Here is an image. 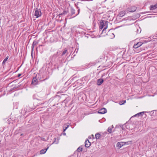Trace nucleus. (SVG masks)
<instances>
[{
	"mask_svg": "<svg viewBox=\"0 0 157 157\" xmlns=\"http://www.w3.org/2000/svg\"><path fill=\"white\" fill-rule=\"evenodd\" d=\"M42 13L40 9L36 8V9L34 15L36 16V18L38 17L41 16Z\"/></svg>",
	"mask_w": 157,
	"mask_h": 157,
	"instance_id": "nucleus-1",
	"label": "nucleus"
},
{
	"mask_svg": "<svg viewBox=\"0 0 157 157\" xmlns=\"http://www.w3.org/2000/svg\"><path fill=\"white\" fill-rule=\"evenodd\" d=\"M106 22H107V28L108 27V21H105V23H104L103 21V20H101L100 22V26L99 27V29L100 30H101L104 27H106V25H105V24H106Z\"/></svg>",
	"mask_w": 157,
	"mask_h": 157,
	"instance_id": "nucleus-2",
	"label": "nucleus"
},
{
	"mask_svg": "<svg viewBox=\"0 0 157 157\" xmlns=\"http://www.w3.org/2000/svg\"><path fill=\"white\" fill-rule=\"evenodd\" d=\"M136 10V8L135 6H131L128 7L127 9V10L128 12H133Z\"/></svg>",
	"mask_w": 157,
	"mask_h": 157,
	"instance_id": "nucleus-3",
	"label": "nucleus"
},
{
	"mask_svg": "<svg viewBox=\"0 0 157 157\" xmlns=\"http://www.w3.org/2000/svg\"><path fill=\"white\" fill-rule=\"evenodd\" d=\"M146 113H149L151 116H155L157 115V110H155L151 111L146 112Z\"/></svg>",
	"mask_w": 157,
	"mask_h": 157,
	"instance_id": "nucleus-4",
	"label": "nucleus"
},
{
	"mask_svg": "<svg viewBox=\"0 0 157 157\" xmlns=\"http://www.w3.org/2000/svg\"><path fill=\"white\" fill-rule=\"evenodd\" d=\"M107 110L105 108H102L99 110L98 113L99 114H103L106 113Z\"/></svg>",
	"mask_w": 157,
	"mask_h": 157,
	"instance_id": "nucleus-5",
	"label": "nucleus"
},
{
	"mask_svg": "<svg viewBox=\"0 0 157 157\" xmlns=\"http://www.w3.org/2000/svg\"><path fill=\"white\" fill-rule=\"evenodd\" d=\"M143 44V43L142 42H139L137 43L136 44H135L134 45L133 48L135 49H136L140 47Z\"/></svg>",
	"mask_w": 157,
	"mask_h": 157,
	"instance_id": "nucleus-6",
	"label": "nucleus"
},
{
	"mask_svg": "<svg viewBox=\"0 0 157 157\" xmlns=\"http://www.w3.org/2000/svg\"><path fill=\"white\" fill-rule=\"evenodd\" d=\"M38 79H37L36 77H34L32 80V84H33L34 85H36L38 84Z\"/></svg>",
	"mask_w": 157,
	"mask_h": 157,
	"instance_id": "nucleus-7",
	"label": "nucleus"
},
{
	"mask_svg": "<svg viewBox=\"0 0 157 157\" xmlns=\"http://www.w3.org/2000/svg\"><path fill=\"white\" fill-rule=\"evenodd\" d=\"M127 11L126 10H123L121 11L118 15V16L121 17H123Z\"/></svg>",
	"mask_w": 157,
	"mask_h": 157,
	"instance_id": "nucleus-8",
	"label": "nucleus"
},
{
	"mask_svg": "<svg viewBox=\"0 0 157 157\" xmlns=\"http://www.w3.org/2000/svg\"><path fill=\"white\" fill-rule=\"evenodd\" d=\"M38 44V42L36 40H34L32 46V50H31V54L33 52L34 50V48L35 45H36Z\"/></svg>",
	"mask_w": 157,
	"mask_h": 157,
	"instance_id": "nucleus-9",
	"label": "nucleus"
},
{
	"mask_svg": "<svg viewBox=\"0 0 157 157\" xmlns=\"http://www.w3.org/2000/svg\"><path fill=\"white\" fill-rule=\"evenodd\" d=\"M85 146L86 147H89L91 145V143L88 139H86L85 141Z\"/></svg>",
	"mask_w": 157,
	"mask_h": 157,
	"instance_id": "nucleus-10",
	"label": "nucleus"
},
{
	"mask_svg": "<svg viewBox=\"0 0 157 157\" xmlns=\"http://www.w3.org/2000/svg\"><path fill=\"white\" fill-rule=\"evenodd\" d=\"M146 112H142L135 114L133 117H137V116H142L145 113H146Z\"/></svg>",
	"mask_w": 157,
	"mask_h": 157,
	"instance_id": "nucleus-11",
	"label": "nucleus"
},
{
	"mask_svg": "<svg viewBox=\"0 0 157 157\" xmlns=\"http://www.w3.org/2000/svg\"><path fill=\"white\" fill-rule=\"evenodd\" d=\"M104 80L103 79H99L97 80V85L98 86L101 85L103 82Z\"/></svg>",
	"mask_w": 157,
	"mask_h": 157,
	"instance_id": "nucleus-12",
	"label": "nucleus"
},
{
	"mask_svg": "<svg viewBox=\"0 0 157 157\" xmlns=\"http://www.w3.org/2000/svg\"><path fill=\"white\" fill-rule=\"evenodd\" d=\"M150 10H155L157 8V3L154 5H151L150 6Z\"/></svg>",
	"mask_w": 157,
	"mask_h": 157,
	"instance_id": "nucleus-13",
	"label": "nucleus"
},
{
	"mask_svg": "<svg viewBox=\"0 0 157 157\" xmlns=\"http://www.w3.org/2000/svg\"><path fill=\"white\" fill-rule=\"evenodd\" d=\"M116 145L117 147L120 148L123 145V144L122 142H118L117 143Z\"/></svg>",
	"mask_w": 157,
	"mask_h": 157,
	"instance_id": "nucleus-14",
	"label": "nucleus"
},
{
	"mask_svg": "<svg viewBox=\"0 0 157 157\" xmlns=\"http://www.w3.org/2000/svg\"><path fill=\"white\" fill-rule=\"evenodd\" d=\"M48 147L46 149H43L40 151V154H44L46 151L47 150L48 148Z\"/></svg>",
	"mask_w": 157,
	"mask_h": 157,
	"instance_id": "nucleus-15",
	"label": "nucleus"
},
{
	"mask_svg": "<svg viewBox=\"0 0 157 157\" xmlns=\"http://www.w3.org/2000/svg\"><path fill=\"white\" fill-rule=\"evenodd\" d=\"M75 10L72 7H71V16L75 14Z\"/></svg>",
	"mask_w": 157,
	"mask_h": 157,
	"instance_id": "nucleus-16",
	"label": "nucleus"
},
{
	"mask_svg": "<svg viewBox=\"0 0 157 157\" xmlns=\"http://www.w3.org/2000/svg\"><path fill=\"white\" fill-rule=\"evenodd\" d=\"M8 58V56H7L4 59V60L2 63V65H3L5 64V63L7 61Z\"/></svg>",
	"mask_w": 157,
	"mask_h": 157,
	"instance_id": "nucleus-17",
	"label": "nucleus"
},
{
	"mask_svg": "<svg viewBox=\"0 0 157 157\" xmlns=\"http://www.w3.org/2000/svg\"><path fill=\"white\" fill-rule=\"evenodd\" d=\"M101 136V135L99 133H97L95 135V137L97 139H100Z\"/></svg>",
	"mask_w": 157,
	"mask_h": 157,
	"instance_id": "nucleus-18",
	"label": "nucleus"
},
{
	"mask_svg": "<svg viewBox=\"0 0 157 157\" xmlns=\"http://www.w3.org/2000/svg\"><path fill=\"white\" fill-rule=\"evenodd\" d=\"M106 23L105 24V25H106V27H104V29H103V30L102 31V33H106V29H107V22H106Z\"/></svg>",
	"mask_w": 157,
	"mask_h": 157,
	"instance_id": "nucleus-19",
	"label": "nucleus"
},
{
	"mask_svg": "<svg viewBox=\"0 0 157 157\" xmlns=\"http://www.w3.org/2000/svg\"><path fill=\"white\" fill-rule=\"evenodd\" d=\"M35 77H36L37 79H38V80H40L41 79V78L39 74H37Z\"/></svg>",
	"mask_w": 157,
	"mask_h": 157,
	"instance_id": "nucleus-20",
	"label": "nucleus"
},
{
	"mask_svg": "<svg viewBox=\"0 0 157 157\" xmlns=\"http://www.w3.org/2000/svg\"><path fill=\"white\" fill-rule=\"evenodd\" d=\"M67 50L66 48H65L64 49V51L63 52L62 54L61 55V56H63L67 52Z\"/></svg>",
	"mask_w": 157,
	"mask_h": 157,
	"instance_id": "nucleus-21",
	"label": "nucleus"
},
{
	"mask_svg": "<svg viewBox=\"0 0 157 157\" xmlns=\"http://www.w3.org/2000/svg\"><path fill=\"white\" fill-rule=\"evenodd\" d=\"M82 151V148H81L80 147H78L77 150V151L78 152Z\"/></svg>",
	"mask_w": 157,
	"mask_h": 157,
	"instance_id": "nucleus-22",
	"label": "nucleus"
},
{
	"mask_svg": "<svg viewBox=\"0 0 157 157\" xmlns=\"http://www.w3.org/2000/svg\"><path fill=\"white\" fill-rule=\"evenodd\" d=\"M108 131L110 133H112L113 132L112 129L109 127L108 128Z\"/></svg>",
	"mask_w": 157,
	"mask_h": 157,
	"instance_id": "nucleus-23",
	"label": "nucleus"
},
{
	"mask_svg": "<svg viewBox=\"0 0 157 157\" xmlns=\"http://www.w3.org/2000/svg\"><path fill=\"white\" fill-rule=\"evenodd\" d=\"M126 102V101H121L119 103L120 105H122L124 104Z\"/></svg>",
	"mask_w": 157,
	"mask_h": 157,
	"instance_id": "nucleus-24",
	"label": "nucleus"
},
{
	"mask_svg": "<svg viewBox=\"0 0 157 157\" xmlns=\"http://www.w3.org/2000/svg\"><path fill=\"white\" fill-rule=\"evenodd\" d=\"M121 127L122 128V129L123 130H125V129L124 124L123 125H122L121 126Z\"/></svg>",
	"mask_w": 157,
	"mask_h": 157,
	"instance_id": "nucleus-25",
	"label": "nucleus"
},
{
	"mask_svg": "<svg viewBox=\"0 0 157 157\" xmlns=\"http://www.w3.org/2000/svg\"><path fill=\"white\" fill-rule=\"evenodd\" d=\"M67 11L66 10H64L63 12L62 13V14H63V15H65L67 14Z\"/></svg>",
	"mask_w": 157,
	"mask_h": 157,
	"instance_id": "nucleus-26",
	"label": "nucleus"
},
{
	"mask_svg": "<svg viewBox=\"0 0 157 157\" xmlns=\"http://www.w3.org/2000/svg\"><path fill=\"white\" fill-rule=\"evenodd\" d=\"M69 126V125H67V126H65L64 127L65 128H63V132H64L66 130V129Z\"/></svg>",
	"mask_w": 157,
	"mask_h": 157,
	"instance_id": "nucleus-27",
	"label": "nucleus"
},
{
	"mask_svg": "<svg viewBox=\"0 0 157 157\" xmlns=\"http://www.w3.org/2000/svg\"><path fill=\"white\" fill-rule=\"evenodd\" d=\"M78 13L75 16L73 17H76V16H77V15H78L79 14V12H80V9H78Z\"/></svg>",
	"mask_w": 157,
	"mask_h": 157,
	"instance_id": "nucleus-28",
	"label": "nucleus"
},
{
	"mask_svg": "<svg viewBox=\"0 0 157 157\" xmlns=\"http://www.w3.org/2000/svg\"><path fill=\"white\" fill-rule=\"evenodd\" d=\"M61 51H59L57 53V55L58 56H59L61 54Z\"/></svg>",
	"mask_w": 157,
	"mask_h": 157,
	"instance_id": "nucleus-29",
	"label": "nucleus"
},
{
	"mask_svg": "<svg viewBox=\"0 0 157 157\" xmlns=\"http://www.w3.org/2000/svg\"><path fill=\"white\" fill-rule=\"evenodd\" d=\"M41 140H42L45 141V139L44 138L41 137Z\"/></svg>",
	"mask_w": 157,
	"mask_h": 157,
	"instance_id": "nucleus-30",
	"label": "nucleus"
},
{
	"mask_svg": "<svg viewBox=\"0 0 157 157\" xmlns=\"http://www.w3.org/2000/svg\"><path fill=\"white\" fill-rule=\"evenodd\" d=\"M21 75V74H19L18 75L17 77H19Z\"/></svg>",
	"mask_w": 157,
	"mask_h": 157,
	"instance_id": "nucleus-31",
	"label": "nucleus"
},
{
	"mask_svg": "<svg viewBox=\"0 0 157 157\" xmlns=\"http://www.w3.org/2000/svg\"><path fill=\"white\" fill-rule=\"evenodd\" d=\"M48 79V78H45V79H44V80H41V81H44L45 80H46V79Z\"/></svg>",
	"mask_w": 157,
	"mask_h": 157,
	"instance_id": "nucleus-32",
	"label": "nucleus"
},
{
	"mask_svg": "<svg viewBox=\"0 0 157 157\" xmlns=\"http://www.w3.org/2000/svg\"><path fill=\"white\" fill-rule=\"evenodd\" d=\"M147 116V115H146V114H144V118H145V117H146V116Z\"/></svg>",
	"mask_w": 157,
	"mask_h": 157,
	"instance_id": "nucleus-33",
	"label": "nucleus"
},
{
	"mask_svg": "<svg viewBox=\"0 0 157 157\" xmlns=\"http://www.w3.org/2000/svg\"><path fill=\"white\" fill-rule=\"evenodd\" d=\"M63 14H62V13H60V14H59L58 15V16H60V15H63Z\"/></svg>",
	"mask_w": 157,
	"mask_h": 157,
	"instance_id": "nucleus-34",
	"label": "nucleus"
},
{
	"mask_svg": "<svg viewBox=\"0 0 157 157\" xmlns=\"http://www.w3.org/2000/svg\"><path fill=\"white\" fill-rule=\"evenodd\" d=\"M62 95H66V94H62Z\"/></svg>",
	"mask_w": 157,
	"mask_h": 157,
	"instance_id": "nucleus-35",
	"label": "nucleus"
},
{
	"mask_svg": "<svg viewBox=\"0 0 157 157\" xmlns=\"http://www.w3.org/2000/svg\"><path fill=\"white\" fill-rule=\"evenodd\" d=\"M43 46L42 45H40V46Z\"/></svg>",
	"mask_w": 157,
	"mask_h": 157,
	"instance_id": "nucleus-36",
	"label": "nucleus"
},
{
	"mask_svg": "<svg viewBox=\"0 0 157 157\" xmlns=\"http://www.w3.org/2000/svg\"><path fill=\"white\" fill-rule=\"evenodd\" d=\"M22 135H23V134H21V135L22 136Z\"/></svg>",
	"mask_w": 157,
	"mask_h": 157,
	"instance_id": "nucleus-37",
	"label": "nucleus"
},
{
	"mask_svg": "<svg viewBox=\"0 0 157 157\" xmlns=\"http://www.w3.org/2000/svg\"><path fill=\"white\" fill-rule=\"evenodd\" d=\"M55 142V141H54V142H53L52 143V144L54 143V142Z\"/></svg>",
	"mask_w": 157,
	"mask_h": 157,
	"instance_id": "nucleus-38",
	"label": "nucleus"
},
{
	"mask_svg": "<svg viewBox=\"0 0 157 157\" xmlns=\"http://www.w3.org/2000/svg\"><path fill=\"white\" fill-rule=\"evenodd\" d=\"M54 139H55V140H56V138H54Z\"/></svg>",
	"mask_w": 157,
	"mask_h": 157,
	"instance_id": "nucleus-39",
	"label": "nucleus"
},
{
	"mask_svg": "<svg viewBox=\"0 0 157 157\" xmlns=\"http://www.w3.org/2000/svg\"><path fill=\"white\" fill-rule=\"evenodd\" d=\"M64 134L65 135L66 134L65 133H64Z\"/></svg>",
	"mask_w": 157,
	"mask_h": 157,
	"instance_id": "nucleus-40",
	"label": "nucleus"
},
{
	"mask_svg": "<svg viewBox=\"0 0 157 157\" xmlns=\"http://www.w3.org/2000/svg\"><path fill=\"white\" fill-rule=\"evenodd\" d=\"M127 11H128L127 10H126ZM126 12H127V13H128V12L127 11Z\"/></svg>",
	"mask_w": 157,
	"mask_h": 157,
	"instance_id": "nucleus-41",
	"label": "nucleus"
}]
</instances>
